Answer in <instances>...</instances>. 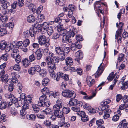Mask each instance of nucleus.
<instances>
[{
  "label": "nucleus",
  "instance_id": "f257e3e1",
  "mask_svg": "<svg viewBox=\"0 0 128 128\" xmlns=\"http://www.w3.org/2000/svg\"><path fill=\"white\" fill-rule=\"evenodd\" d=\"M14 46H10V49L12 51L11 56L15 59V61L17 63L20 62L21 58L19 54V52L17 48H14Z\"/></svg>",
  "mask_w": 128,
  "mask_h": 128
},
{
  "label": "nucleus",
  "instance_id": "f03ea898",
  "mask_svg": "<svg viewBox=\"0 0 128 128\" xmlns=\"http://www.w3.org/2000/svg\"><path fill=\"white\" fill-rule=\"evenodd\" d=\"M50 103L49 100L46 94H43L39 98V100L38 102V106L40 107H44L45 106H49Z\"/></svg>",
  "mask_w": 128,
  "mask_h": 128
},
{
  "label": "nucleus",
  "instance_id": "7ed1b4c3",
  "mask_svg": "<svg viewBox=\"0 0 128 128\" xmlns=\"http://www.w3.org/2000/svg\"><path fill=\"white\" fill-rule=\"evenodd\" d=\"M123 25V23L122 22H120L118 24V23H116V26L118 27V30L116 32V39L117 40L118 43H120L121 42L122 37L121 34L122 31V28Z\"/></svg>",
  "mask_w": 128,
  "mask_h": 128
},
{
  "label": "nucleus",
  "instance_id": "20e7f679",
  "mask_svg": "<svg viewBox=\"0 0 128 128\" xmlns=\"http://www.w3.org/2000/svg\"><path fill=\"white\" fill-rule=\"evenodd\" d=\"M62 94V96L66 98H70L73 96L74 98L76 96V94L74 91L68 90H64Z\"/></svg>",
  "mask_w": 128,
  "mask_h": 128
},
{
  "label": "nucleus",
  "instance_id": "39448f33",
  "mask_svg": "<svg viewBox=\"0 0 128 128\" xmlns=\"http://www.w3.org/2000/svg\"><path fill=\"white\" fill-rule=\"evenodd\" d=\"M55 52L56 54L60 56L59 58L60 60H64L66 57L65 54L63 53L62 51L61 48L59 46H58L56 48H55Z\"/></svg>",
  "mask_w": 128,
  "mask_h": 128
},
{
  "label": "nucleus",
  "instance_id": "423d86ee",
  "mask_svg": "<svg viewBox=\"0 0 128 128\" xmlns=\"http://www.w3.org/2000/svg\"><path fill=\"white\" fill-rule=\"evenodd\" d=\"M65 118L62 117L58 119V124L60 127H64L65 128H68L70 126L69 123L65 122Z\"/></svg>",
  "mask_w": 128,
  "mask_h": 128
},
{
  "label": "nucleus",
  "instance_id": "0eeeda50",
  "mask_svg": "<svg viewBox=\"0 0 128 128\" xmlns=\"http://www.w3.org/2000/svg\"><path fill=\"white\" fill-rule=\"evenodd\" d=\"M5 96L7 98H10L11 101L10 104H12V102L14 103L16 102L17 101V99L12 94H11L10 92H8V93L5 94Z\"/></svg>",
  "mask_w": 128,
  "mask_h": 128
},
{
  "label": "nucleus",
  "instance_id": "6e6552de",
  "mask_svg": "<svg viewBox=\"0 0 128 128\" xmlns=\"http://www.w3.org/2000/svg\"><path fill=\"white\" fill-rule=\"evenodd\" d=\"M38 39L39 44L41 46L44 44L47 40L46 37L43 35L39 36L38 37Z\"/></svg>",
  "mask_w": 128,
  "mask_h": 128
},
{
  "label": "nucleus",
  "instance_id": "1a4fd4ad",
  "mask_svg": "<svg viewBox=\"0 0 128 128\" xmlns=\"http://www.w3.org/2000/svg\"><path fill=\"white\" fill-rule=\"evenodd\" d=\"M77 114L81 117L82 120L84 122L88 121V118L87 116L86 115L85 113L83 111H79L77 113Z\"/></svg>",
  "mask_w": 128,
  "mask_h": 128
},
{
  "label": "nucleus",
  "instance_id": "9d476101",
  "mask_svg": "<svg viewBox=\"0 0 128 128\" xmlns=\"http://www.w3.org/2000/svg\"><path fill=\"white\" fill-rule=\"evenodd\" d=\"M102 63L100 64L98 68V70L94 74L95 77L96 78H97L99 77L103 72L104 70L103 67L101 66Z\"/></svg>",
  "mask_w": 128,
  "mask_h": 128
},
{
  "label": "nucleus",
  "instance_id": "9b49d317",
  "mask_svg": "<svg viewBox=\"0 0 128 128\" xmlns=\"http://www.w3.org/2000/svg\"><path fill=\"white\" fill-rule=\"evenodd\" d=\"M26 5L27 6H28L30 10H32L33 12L35 11L36 7L32 3L31 0H27L26 3Z\"/></svg>",
  "mask_w": 128,
  "mask_h": 128
},
{
  "label": "nucleus",
  "instance_id": "f8f14e48",
  "mask_svg": "<svg viewBox=\"0 0 128 128\" xmlns=\"http://www.w3.org/2000/svg\"><path fill=\"white\" fill-rule=\"evenodd\" d=\"M75 56L76 57L75 58V60L78 62L79 60L82 59L83 58V53L80 50H78L75 53Z\"/></svg>",
  "mask_w": 128,
  "mask_h": 128
},
{
  "label": "nucleus",
  "instance_id": "ddd939ff",
  "mask_svg": "<svg viewBox=\"0 0 128 128\" xmlns=\"http://www.w3.org/2000/svg\"><path fill=\"white\" fill-rule=\"evenodd\" d=\"M118 127L120 128H128V123H126V119L123 120L120 122Z\"/></svg>",
  "mask_w": 128,
  "mask_h": 128
},
{
  "label": "nucleus",
  "instance_id": "4468645a",
  "mask_svg": "<svg viewBox=\"0 0 128 128\" xmlns=\"http://www.w3.org/2000/svg\"><path fill=\"white\" fill-rule=\"evenodd\" d=\"M86 82L87 85L89 87L91 86L95 82V80L92 78L90 76H88L86 78Z\"/></svg>",
  "mask_w": 128,
  "mask_h": 128
},
{
  "label": "nucleus",
  "instance_id": "2eb2a0df",
  "mask_svg": "<svg viewBox=\"0 0 128 128\" xmlns=\"http://www.w3.org/2000/svg\"><path fill=\"white\" fill-rule=\"evenodd\" d=\"M58 76L59 77V80L60 78H61L63 79L65 81H67L69 79V77L68 75L64 74L62 73L58 72Z\"/></svg>",
  "mask_w": 128,
  "mask_h": 128
},
{
  "label": "nucleus",
  "instance_id": "dca6fc26",
  "mask_svg": "<svg viewBox=\"0 0 128 128\" xmlns=\"http://www.w3.org/2000/svg\"><path fill=\"white\" fill-rule=\"evenodd\" d=\"M75 28H73L72 26H71L70 28L67 32V34L71 37L74 36V35L76 33V32L75 31Z\"/></svg>",
  "mask_w": 128,
  "mask_h": 128
},
{
  "label": "nucleus",
  "instance_id": "f3484780",
  "mask_svg": "<svg viewBox=\"0 0 128 128\" xmlns=\"http://www.w3.org/2000/svg\"><path fill=\"white\" fill-rule=\"evenodd\" d=\"M116 115H114L112 118V120L114 122L118 120L119 117L121 114L120 111L118 110L116 112Z\"/></svg>",
  "mask_w": 128,
  "mask_h": 128
},
{
  "label": "nucleus",
  "instance_id": "a211bd4d",
  "mask_svg": "<svg viewBox=\"0 0 128 128\" xmlns=\"http://www.w3.org/2000/svg\"><path fill=\"white\" fill-rule=\"evenodd\" d=\"M80 104L79 106H81L82 105L83 103L81 102H78L76 99L72 100H70L69 102V104L71 106L74 105L78 104Z\"/></svg>",
  "mask_w": 128,
  "mask_h": 128
},
{
  "label": "nucleus",
  "instance_id": "6ab92c4d",
  "mask_svg": "<svg viewBox=\"0 0 128 128\" xmlns=\"http://www.w3.org/2000/svg\"><path fill=\"white\" fill-rule=\"evenodd\" d=\"M20 66L18 63L17 64H15L14 66H10V69L11 70H14L15 71H19L20 70Z\"/></svg>",
  "mask_w": 128,
  "mask_h": 128
},
{
  "label": "nucleus",
  "instance_id": "aec40b11",
  "mask_svg": "<svg viewBox=\"0 0 128 128\" xmlns=\"http://www.w3.org/2000/svg\"><path fill=\"white\" fill-rule=\"evenodd\" d=\"M54 70L50 72V76L53 79L56 80L57 81L59 80V77L58 76V72L56 74H55Z\"/></svg>",
  "mask_w": 128,
  "mask_h": 128
},
{
  "label": "nucleus",
  "instance_id": "412c9836",
  "mask_svg": "<svg viewBox=\"0 0 128 128\" xmlns=\"http://www.w3.org/2000/svg\"><path fill=\"white\" fill-rule=\"evenodd\" d=\"M30 62L27 58L23 59L22 61V64L24 67L25 68L27 67L30 64Z\"/></svg>",
  "mask_w": 128,
  "mask_h": 128
},
{
  "label": "nucleus",
  "instance_id": "4be33fe9",
  "mask_svg": "<svg viewBox=\"0 0 128 128\" xmlns=\"http://www.w3.org/2000/svg\"><path fill=\"white\" fill-rule=\"evenodd\" d=\"M42 50L41 49L39 48L36 52V58L38 60H40L42 56V55L41 53Z\"/></svg>",
  "mask_w": 128,
  "mask_h": 128
},
{
  "label": "nucleus",
  "instance_id": "5701e85b",
  "mask_svg": "<svg viewBox=\"0 0 128 128\" xmlns=\"http://www.w3.org/2000/svg\"><path fill=\"white\" fill-rule=\"evenodd\" d=\"M54 114L56 117L60 118L64 117L63 114L61 110L54 111Z\"/></svg>",
  "mask_w": 128,
  "mask_h": 128
},
{
  "label": "nucleus",
  "instance_id": "b1692460",
  "mask_svg": "<svg viewBox=\"0 0 128 128\" xmlns=\"http://www.w3.org/2000/svg\"><path fill=\"white\" fill-rule=\"evenodd\" d=\"M66 63V65L68 66V65L70 67V66L72 64L73 61L72 58L70 57H68L65 59Z\"/></svg>",
  "mask_w": 128,
  "mask_h": 128
},
{
  "label": "nucleus",
  "instance_id": "393cba45",
  "mask_svg": "<svg viewBox=\"0 0 128 128\" xmlns=\"http://www.w3.org/2000/svg\"><path fill=\"white\" fill-rule=\"evenodd\" d=\"M62 105L55 104L53 107V109L54 111L61 110L62 109Z\"/></svg>",
  "mask_w": 128,
  "mask_h": 128
},
{
  "label": "nucleus",
  "instance_id": "a878e982",
  "mask_svg": "<svg viewBox=\"0 0 128 128\" xmlns=\"http://www.w3.org/2000/svg\"><path fill=\"white\" fill-rule=\"evenodd\" d=\"M44 16L43 14H39L36 18V22H42L44 20Z\"/></svg>",
  "mask_w": 128,
  "mask_h": 128
},
{
  "label": "nucleus",
  "instance_id": "bb28decb",
  "mask_svg": "<svg viewBox=\"0 0 128 128\" xmlns=\"http://www.w3.org/2000/svg\"><path fill=\"white\" fill-rule=\"evenodd\" d=\"M119 109L120 110H122L125 109V111L126 112H128V105L127 104H123L120 105Z\"/></svg>",
  "mask_w": 128,
  "mask_h": 128
},
{
  "label": "nucleus",
  "instance_id": "cd10ccee",
  "mask_svg": "<svg viewBox=\"0 0 128 128\" xmlns=\"http://www.w3.org/2000/svg\"><path fill=\"white\" fill-rule=\"evenodd\" d=\"M6 43L4 40H3L0 42V49L2 50H4L7 47Z\"/></svg>",
  "mask_w": 128,
  "mask_h": 128
},
{
  "label": "nucleus",
  "instance_id": "c85d7f7f",
  "mask_svg": "<svg viewBox=\"0 0 128 128\" xmlns=\"http://www.w3.org/2000/svg\"><path fill=\"white\" fill-rule=\"evenodd\" d=\"M35 16L32 15H29L27 19L28 22L30 23H32L34 22L35 21Z\"/></svg>",
  "mask_w": 128,
  "mask_h": 128
},
{
  "label": "nucleus",
  "instance_id": "c756f323",
  "mask_svg": "<svg viewBox=\"0 0 128 128\" xmlns=\"http://www.w3.org/2000/svg\"><path fill=\"white\" fill-rule=\"evenodd\" d=\"M23 44V42L22 41H19L17 42L16 43H13L12 45L11 46H14V48H17L18 49V48L19 47H22V45Z\"/></svg>",
  "mask_w": 128,
  "mask_h": 128
},
{
  "label": "nucleus",
  "instance_id": "7c9ffc66",
  "mask_svg": "<svg viewBox=\"0 0 128 128\" xmlns=\"http://www.w3.org/2000/svg\"><path fill=\"white\" fill-rule=\"evenodd\" d=\"M45 30L46 31L48 34L49 36L51 35L53 32V28L52 26L48 27Z\"/></svg>",
  "mask_w": 128,
  "mask_h": 128
},
{
  "label": "nucleus",
  "instance_id": "2f4dec72",
  "mask_svg": "<svg viewBox=\"0 0 128 128\" xmlns=\"http://www.w3.org/2000/svg\"><path fill=\"white\" fill-rule=\"evenodd\" d=\"M46 70L44 69H41L39 72V75L41 77H44L46 74Z\"/></svg>",
  "mask_w": 128,
  "mask_h": 128
},
{
  "label": "nucleus",
  "instance_id": "473e14b6",
  "mask_svg": "<svg viewBox=\"0 0 128 128\" xmlns=\"http://www.w3.org/2000/svg\"><path fill=\"white\" fill-rule=\"evenodd\" d=\"M35 69L34 67H32L30 68L28 70L29 74L32 75H34L36 73Z\"/></svg>",
  "mask_w": 128,
  "mask_h": 128
},
{
  "label": "nucleus",
  "instance_id": "72a5a7b5",
  "mask_svg": "<svg viewBox=\"0 0 128 128\" xmlns=\"http://www.w3.org/2000/svg\"><path fill=\"white\" fill-rule=\"evenodd\" d=\"M20 118L22 119H24L25 118V115L26 114L25 110L22 109L20 112Z\"/></svg>",
  "mask_w": 128,
  "mask_h": 128
},
{
  "label": "nucleus",
  "instance_id": "f704fd0d",
  "mask_svg": "<svg viewBox=\"0 0 128 128\" xmlns=\"http://www.w3.org/2000/svg\"><path fill=\"white\" fill-rule=\"evenodd\" d=\"M7 104L5 101H2L0 104V109L3 110L6 108L7 106Z\"/></svg>",
  "mask_w": 128,
  "mask_h": 128
},
{
  "label": "nucleus",
  "instance_id": "c9c22d12",
  "mask_svg": "<svg viewBox=\"0 0 128 128\" xmlns=\"http://www.w3.org/2000/svg\"><path fill=\"white\" fill-rule=\"evenodd\" d=\"M41 92L43 94H46L49 93L50 90L48 88L45 87L42 89Z\"/></svg>",
  "mask_w": 128,
  "mask_h": 128
},
{
  "label": "nucleus",
  "instance_id": "e433bc0d",
  "mask_svg": "<svg viewBox=\"0 0 128 128\" xmlns=\"http://www.w3.org/2000/svg\"><path fill=\"white\" fill-rule=\"evenodd\" d=\"M48 69L49 70H50L52 71L56 69V66L54 63L48 66Z\"/></svg>",
  "mask_w": 128,
  "mask_h": 128
},
{
  "label": "nucleus",
  "instance_id": "4c0bfd02",
  "mask_svg": "<svg viewBox=\"0 0 128 128\" xmlns=\"http://www.w3.org/2000/svg\"><path fill=\"white\" fill-rule=\"evenodd\" d=\"M10 112L11 114L13 116H15L18 113L17 110L15 108L14 106H12L10 108Z\"/></svg>",
  "mask_w": 128,
  "mask_h": 128
},
{
  "label": "nucleus",
  "instance_id": "58836bf2",
  "mask_svg": "<svg viewBox=\"0 0 128 128\" xmlns=\"http://www.w3.org/2000/svg\"><path fill=\"white\" fill-rule=\"evenodd\" d=\"M96 94L95 93H94L92 96H88L86 94V95L83 96V98L84 99L86 100H90L94 96H96Z\"/></svg>",
  "mask_w": 128,
  "mask_h": 128
},
{
  "label": "nucleus",
  "instance_id": "ea45409f",
  "mask_svg": "<svg viewBox=\"0 0 128 128\" xmlns=\"http://www.w3.org/2000/svg\"><path fill=\"white\" fill-rule=\"evenodd\" d=\"M32 107L34 112L38 113L40 110V108L38 105L35 104H32Z\"/></svg>",
  "mask_w": 128,
  "mask_h": 128
},
{
  "label": "nucleus",
  "instance_id": "a19ab883",
  "mask_svg": "<svg viewBox=\"0 0 128 128\" xmlns=\"http://www.w3.org/2000/svg\"><path fill=\"white\" fill-rule=\"evenodd\" d=\"M29 32L30 36L31 37L34 38L35 34H36V32L34 30V28H30Z\"/></svg>",
  "mask_w": 128,
  "mask_h": 128
},
{
  "label": "nucleus",
  "instance_id": "79ce46f5",
  "mask_svg": "<svg viewBox=\"0 0 128 128\" xmlns=\"http://www.w3.org/2000/svg\"><path fill=\"white\" fill-rule=\"evenodd\" d=\"M42 112H44V113L46 114H50L52 111V109L49 108H47L45 109L44 110H42Z\"/></svg>",
  "mask_w": 128,
  "mask_h": 128
},
{
  "label": "nucleus",
  "instance_id": "37998d69",
  "mask_svg": "<svg viewBox=\"0 0 128 128\" xmlns=\"http://www.w3.org/2000/svg\"><path fill=\"white\" fill-rule=\"evenodd\" d=\"M110 102V100L109 99H106L104 100V101L101 102V105L103 106H104L106 105L109 104Z\"/></svg>",
  "mask_w": 128,
  "mask_h": 128
},
{
  "label": "nucleus",
  "instance_id": "c03bdc74",
  "mask_svg": "<svg viewBox=\"0 0 128 128\" xmlns=\"http://www.w3.org/2000/svg\"><path fill=\"white\" fill-rule=\"evenodd\" d=\"M44 124L46 126L50 127L52 124L50 120H46L44 121L43 122Z\"/></svg>",
  "mask_w": 128,
  "mask_h": 128
},
{
  "label": "nucleus",
  "instance_id": "a18cd8bd",
  "mask_svg": "<svg viewBox=\"0 0 128 128\" xmlns=\"http://www.w3.org/2000/svg\"><path fill=\"white\" fill-rule=\"evenodd\" d=\"M62 112L63 114L65 113L66 114H67L70 111V110L68 107H64L63 108L62 107Z\"/></svg>",
  "mask_w": 128,
  "mask_h": 128
},
{
  "label": "nucleus",
  "instance_id": "49530a36",
  "mask_svg": "<svg viewBox=\"0 0 128 128\" xmlns=\"http://www.w3.org/2000/svg\"><path fill=\"white\" fill-rule=\"evenodd\" d=\"M50 94L54 98H58L59 96L60 93L58 92H52Z\"/></svg>",
  "mask_w": 128,
  "mask_h": 128
},
{
  "label": "nucleus",
  "instance_id": "de8ad7c7",
  "mask_svg": "<svg viewBox=\"0 0 128 128\" xmlns=\"http://www.w3.org/2000/svg\"><path fill=\"white\" fill-rule=\"evenodd\" d=\"M7 33V31L4 28H0V36H3Z\"/></svg>",
  "mask_w": 128,
  "mask_h": 128
},
{
  "label": "nucleus",
  "instance_id": "09e8293b",
  "mask_svg": "<svg viewBox=\"0 0 128 128\" xmlns=\"http://www.w3.org/2000/svg\"><path fill=\"white\" fill-rule=\"evenodd\" d=\"M58 31L60 32V34L63 36H64V34H66L67 32H68L67 30L63 28L62 29L59 28V29L58 30Z\"/></svg>",
  "mask_w": 128,
  "mask_h": 128
},
{
  "label": "nucleus",
  "instance_id": "8fccbe9b",
  "mask_svg": "<svg viewBox=\"0 0 128 128\" xmlns=\"http://www.w3.org/2000/svg\"><path fill=\"white\" fill-rule=\"evenodd\" d=\"M49 81V80L48 78H44L42 80V84L44 86H46L48 84Z\"/></svg>",
  "mask_w": 128,
  "mask_h": 128
},
{
  "label": "nucleus",
  "instance_id": "3c124183",
  "mask_svg": "<svg viewBox=\"0 0 128 128\" xmlns=\"http://www.w3.org/2000/svg\"><path fill=\"white\" fill-rule=\"evenodd\" d=\"M32 100V97L28 95L26 96L25 101L24 102L27 103H31Z\"/></svg>",
  "mask_w": 128,
  "mask_h": 128
},
{
  "label": "nucleus",
  "instance_id": "603ef678",
  "mask_svg": "<svg viewBox=\"0 0 128 128\" xmlns=\"http://www.w3.org/2000/svg\"><path fill=\"white\" fill-rule=\"evenodd\" d=\"M115 76L114 72H111L108 77L107 79L108 80L110 81L112 80L114 77Z\"/></svg>",
  "mask_w": 128,
  "mask_h": 128
},
{
  "label": "nucleus",
  "instance_id": "864d4df0",
  "mask_svg": "<svg viewBox=\"0 0 128 128\" xmlns=\"http://www.w3.org/2000/svg\"><path fill=\"white\" fill-rule=\"evenodd\" d=\"M8 18L6 14H4L2 15L1 17V19L0 20L2 22H5L7 20Z\"/></svg>",
  "mask_w": 128,
  "mask_h": 128
},
{
  "label": "nucleus",
  "instance_id": "5fc2aeb1",
  "mask_svg": "<svg viewBox=\"0 0 128 128\" xmlns=\"http://www.w3.org/2000/svg\"><path fill=\"white\" fill-rule=\"evenodd\" d=\"M1 78H2V81L3 82H6L8 81V75H4Z\"/></svg>",
  "mask_w": 128,
  "mask_h": 128
},
{
  "label": "nucleus",
  "instance_id": "6e6d98bb",
  "mask_svg": "<svg viewBox=\"0 0 128 128\" xmlns=\"http://www.w3.org/2000/svg\"><path fill=\"white\" fill-rule=\"evenodd\" d=\"M2 4V7L4 9L10 6V3L6 1L4 3H1Z\"/></svg>",
  "mask_w": 128,
  "mask_h": 128
},
{
  "label": "nucleus",
  "instance_id": "4d7b16f0",
  "mask_svg": "<svg viewBox=\"0 0 128 128\" xmlns=\"http://www.w3.org/2000/svg\"><path fill=\"white\" fill-rule=\"evenodd\" d=\"M34 27L35 28L39 30H40L42 28V25L41 24H38L36 23L34 24Z\"/></svg>",
  "mask_w": 128,
  "mask_h": 128
},
{
  "label": "nucleus",
  "instance_id": "13d9d810",
  "mask_svg": "<svg viewBox=\"0 0 128 128\" xmlns=\"http://www.w3.org/2000/svg\"><path fill=\"white\" fill-rule=\"evenodd\" d=\"M8 54H3L0 57L2 60L4 61H6L8 58Z\"/></svg>",
  "mask_w": 128,
  "mask_h": 128
},
{
  "label": "nucleus",
  "instance_id": "bf43d9fd",
  "mask_svg": "<svg viewBox=\"0 0 128 128\" xmlns=\"http://www.w3.org/2000/svg\"><path fill=\"white\" fill-rule=\"evenodd\" d=\"M42 25V28L45 30L48 28L49 25V23L46 22H44Z\"/></svg>",
  "mask_w": 128,
  "mask_h": 128
},
{
  "label": "nucleus",
  "instance_id": "052dcab7",
  "mask_svg": "<svg viewBox=\"0 0 128 128\" xmlns=\"http://www.w3.org/2000/svg\"><path fill=\"white\" fill-rule=\"evenodd\" d=\"M36 58V57L34 53L32 54L29 57V61L30 62L34 61L35 60Z\"/></svg>",
  "mask_w": 128,
  "mask_h": 128
},
{
  "label": "nucleus",
  "instance_id": "680f3d73",
  "mask_svg": "<svg viewBox=\"0 0 128 128\" xmlns=\"http://www.w3.org/2000/svg\"><path fill=\"white\" fill-rule=\"evenodd\" d=\"M98 109L97 108H92L89 110V112L91 113L92 114H94L98 112Z\"/></svg>",
  "mask_w": 128,
  "mask_h": 128
},
{
  "label": "nucleus",
  "instance_id": "e2e57ef3",
  "mask_svg": "<svg viewBox=\"0 0 128 128\" xmlns=\"http://www.w3.org/2000/svg\"><path fill=\"white\" fill-rule=\"evenodd\" d=\"M124 55L122 54H120L118 56V61L120 62L124 60Z\"/></svg>",
  "mask_w": 128,
  "mask_h": 128
},
{
  "label": "nucleus",
  "instance_id": "0e129e2a",
  "mask_svg": "<svg viewBox=\"0 0 128 128\" xmlns=\"http://www.w3.org/2000/svg\"><path fill=\"white\" fill-rule=\"evenodd\" d=\"M96 122L97 125L99 126L103 124L104 123V122L102 119H100L97 120Z\"/></svg>",
  "mask_w": 128,
  "mask_h": 128
},
{
  "label": "nucleus",
  "instance_id": "69168bd1",
  "mask_svg": "<svg viewBox=\"0 0 128 128\" xmlns=\"http://www.w3.org/2000/svg\"><path fill=\"white\" fill-rule=\"evenodd\" d=\"M30 44V40L28 39H26L23 42V46H27Z\"/></svg>",
  "mask_w": 128,
  "mask_h": 128
},
{
  "label": "nucleus",
  "instance_id": "338daca9",
  "mask_svg": "<svg viewBox=\"0 0 128 128\" xmlns=\"http://www.w3.org/2000/svg\"><path fill=\"white\" fill-rule=\"evenodd\" d=\"M36 117L35 115L34 114H31L27 116V118L30 120H34Z\"/></svg>",
  "mask_w": 128,
  "mask_h": 128
},
{
  "label": "nucleus",
  "instance_id": "774afa93",
  "mask_svg": "<svg viewBox=\"0 0 128 128\" xmlns=\"http://www.w3.org/2000/svg\"><path fill=\"white\" fill-rule=\"evenodd\" d=\"M46 61L47 62V66L52 64L51 58L47 57L46 58Z\"/></svg>",
  "mask_w": 128,
  "mask_h": 128
}]
</instances>
